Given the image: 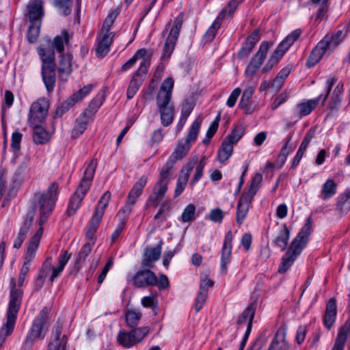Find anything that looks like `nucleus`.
Here are the masks:
<instances>
[{"label":"nucleus","instance_id":"nucleus-1","mask_svg":"<svg viewBox=\"0 0 350 350\" xmlns=\"http://www.w3.org/2000/svg\"><path fill=\"white\" fill-rule=\"evenodd\" d=\"M59 186L56 183H51L47 189L43 192H37L34 194L33 200L36 206L39 207L40 217L39 224L40 226L46 221L48 216L51 213L54 206L58 193ZM43 228L40 227L29 241L25 259L32 261L41 237Z\"/></svg>","mask_w":350,"mask_h":350},{"label":"nucleus","instance_id":"nucleus-2","mask_svg":"<svg viewBox=\"0 0 350 350\" xmlns=\"http://www.w3.org/2000/svg\"><path fill=\"white\" fill-rule=\"evenodd\" d=\"M312 230V219L308 217L306 223L301 228L296 237L291 241L286 252L283 255L278 272L285 273L293 264L306 247Z\"/></svg>","mask_w":350,"mask_h":350},{"label":"nucleus","instance_id":"nucleus-3","mask_svg":"<svg viewBox=\"0 0 350 350\" xmlns=\"http://www.w3.org/2000/svg\"><path fill=\"white\" fill-rule=\"evenodd\" d=\"M97 165V160L94 159L86 167L82 180L69 202L67 209L68 215L75 214L80 207L83 199L91 187Z\"/></svg>","mask_w":350,"mask_h":350},{"label":"nucleus","instance_id":"nucleus-4","mask_svg":"<svg viewBox=\"0 0 350 350\" xmlns=\"http://www.w3.org/2000/svg\"><path fill=\"white\" fill-rule=\"evenodd\" d=\"M262 176L260 173H256L252 178L250 186L247 191L244 192L237 204L236 221L237 224H241L250 210L251 203L255 195L256 194L261 182Z\"/></svg>","mask_w":350,"mask_h":350},{"label":"nucleus","instance_id":"nucleus-5","mask_svg":"<svg viewBox=\"0 0 350 350\" xmlns=\"http://www.w3.org/2000/svg\"><path fill=\"white\" fill-rule=\"evenodd\" d=\"M301 31L295 29L288 34L277 46L273 53L262 68V72H267L278 64V61L283 57L290 46L300 36Z\"/></svg>","mask_w":350,"mask_h":350},{"label":"nucleus","instance_id":"nucleus-6","mask_svg":"<svg viewBox=\"0 0 350 350\" xmlns=\"http://www.w3.org/2000/svg\"><path fill=\"white\" fill-rule=\"evenodd\" d=\"M173 172L162 167L159 177L152 189V194L148 198V202L157 203L165 197L167 191V185L172 179Z\"/></svg>","mask_w":350,"mask_h":350},{"label":"nucleus","instance_id":"nucleus-7","mask_svg":"<svg viewBox=\"0 0 350 350\" xmlns=\"http://www.w3.org/2000/svg\"><path fill=\"white\" fill-rule=\"evenodd\" d=\"M150 330L149 327L144 326L135 328L129 332H120L118 340L122 346L129 348L140 342L148 335Z\"/></svg>","mask_w":350,"mask_h":350},{"label":"nucleus","instance_id":"nucleus-8","mask_svg":"<svg viewBox=\"0 0 350 350\" xmlns=\"http://www.w3.org/2000/svg\"><path fill=\"white\" fill-rule=\"evenodd\" d=\"M183 14L180 13L174 21V25L172 26L170 33L165 42L161 59L163 60L167 59L171 56L174 51L177 39L179 36L180 30L183 25Z\"/></svg>","mask_w":350,"mask_h":350},{"label":"nucleus","instance_id":"nucleus-9","mask_svg":"<svg viewBox=\"0 0 350 350\" xmlns=\"http://www.w3.org/2000/svg\"><path fill=\"white\" fill-rule=\"evenodd\" d=\"M49 309L44 308L34 320L28 334L37 340H42L48 329Z\"/></svg>","mask_w":350,"mask_h":350},{"label":"nucleus","instance_id":"nucleus-10","mask_svg":"<svg viewBox=\"0 0 350 350\" xmlns=\"http://www.w3.org/2000/svg\"><path fill=\"white\" fill-rule=\"evenodd\" d=\"M148 178L146 176H142L139 180L134 184L127 196V200L124 207L118 212V217L121 215L129 216L132 211V207L135 204L138 198L142 193L143 189L146 186Z\"/></svg>","mask_w":350,"mask_h":350},{"label":"nucleus","instance_id":"nucleus-11","mask_svg":"<svg viewBox=\"0 0 350 350\" xmlns=\"http://www.w3.org/2000/svg\"><path fill=\"white\" fill-rule=\"evenodd\" d=\"M49 103L45 98H40L33 103L29 112L30 124H40L45 120L48 114Z\"/></svg>","mask_w":350,"mask_h":350},{"label":"nucleus","instance_id":"nucleus-12","mask_svg":"<svg viewBox=\"0 0 350 350\" xmlns=\"http://www.w3.org/2000/svg\"><path fill=\"white\" fill-rule=\"evenodd\" d=\"M157 105L160 112L161 124L164 126L171 124L174 120V109L169 96L163 94L157 98Z\"/></svg>","mask_w":350,"mask_h":350},{"label":"nucleus","instance_id":"nucleus-13","mask_svg":"<svg viewBox=\"0 0 350 350\" xmlns=\"http://www.w3.org/2000/svg\"><path fill=\"white\" fill-rule=\"evenodd\" d=\"M269 48L268 42H262L258 51L251 58L245 68V73L247 77L253 76L262 64Z\"/></svg>","mask_w":350,"mask_h":350},{"label":"nucleus","instance_id":"nucleus-14","mask_svg":"<svg viewBox=\"0 0 350 350\" xmlns=\"http://www.w3.org/2000/svg\"><path fill=\"white\" fill-rule=\"evenodd\" d=\"M191 147V145L183 139L178 140L176 144L174 151L163 167L173 172L174 164L187 156Z\"/></svg>","mask_w":350,"mask_h":350},{"label":"nucleus","instance_id":"nucleus-15","mask_svg":"<svg viewBox=\"0 0 350 350\" xmlns=\"http://www.w3.org/2000/svg\"><path fill=\"white\" fill-rule=\"evenodd\" d=\"M148 70V62L144 61L142 65H139L137 70L134 74L131 81H130L128 90L127 97L131 99L134 97L138 91L139 87L143 83L144 77Z\"/></svg>","mask_w":350,"mask_h":350},{"label":"nucleus","instance_id":"nucleus-16","mask_svg":"<svg viewBox=\"0 0 350 350\" xmlns=\"http://www.w3.org/2000/svg\"><path fill=\"white\" fill-rule=\"evenodd\" d=\"M11 285L12 287L10 293V301L8 304L7 316L16 318L21 307L23 292L21 289H16L15 288L16 283L14 278H12Z\"/></svg>","mask_w":350,"mask_h":350},{"label":"nucleus","instance_id":"nucleus-17","mask_svg":"<svg viewBox=\"0 0 350 350\" xmlns=\"http://www.w3.org/2000/svg\"><path fill=\"white\" fill-rule=\"evenodd\" d=\"M198 161L197 158H193L188 161V162L183 167L180 174L176 182V188L174 190L175 197L178 196L184 191L191 172H192L195 165Z\"/></svg>","mask_w":350,"mask_h":350},{"label":"nucleus","instance_id":"nucleus-18","mask_svg":"<svg viewBox=\"0 0 350 350\" xmlns=\"http://www.w3.org/2000/svg\"><path fill=\"white\" fill-rule=\"evenodd\" d=\"M63 322L58 321L52 332L51 341L49 345L48 350H66L67 336H62Z\"/></svg>","mask_w":350,"mask_h":350},{"label":"nucleus","instance_id":"nucleus-19","mask_svg":"<svg viewBox=\"0 0 350 350\" xmlns=\"http://www.w3.org/2000/svg\"><path fill=\"white\" fill-rule=\"evenodd\" d=\"M93 85L88 84L80 89L77 92L73 94L62 105L57 109V113L62 116L65 111H68L77 102L83 99L92 90Z\"/></svg>","mask_w":350,"mask_h":350},{"label":"nucleus","instance_id":"nucleus-20","mask_svg":"<svg viewBox=\"0 0 350 350\" xmlns=\"http://www.w3.org/2000/svg\"><path fill=\"white\" fill-rule=\"evenodd\" d=\"M133 284L138 288L154 286L157 283V278L150 270H140L133 277Z\"/></svg>","mask_w":350,"mask_h":350},{"label":"nucleus","instance_id":"nucleus-21","mask_svg":"<svg viewBox=\"0 0 350 350\" xmlns=\"http://www.w3.org/2000/svg\"><path fill=\"white\" fill-rule=\"evenodd\" d=\"M232 248V234L228 231L224 241L221 251V270L224 273L227 272L228 265L230 262Z\"/></svg>","mask_w":350,"mask_h":350},{"label":"nucleus","instance_id":"nucleus-22","mask_svg":"<svg viewBox=\"0 0 350 350\" xmlns=\"http://www.w3.org/2000/svg\"><path fill=\"white\" fill-rule=\"evenodd\" d=\"M342 31H338L336 34L325 36L316 46L324 55L328 51L335 49L341 42Z\"/></svg>","mask_w":350,"mask_h":350},{"label":"nucleus","instance_id":"nucleus-23","mask_svg":"<svg viewBox=\"0 0 350 350\" xmlns=\"http://www.w3.org/2000/svg\"><path fill=\"white\" fill-rule=\"evenodd\" d=\"M114 36V32L107 33L100 31L96 49V55L98 57H103L109 53Z\"/></svg>","mask_w":350,"mask_h":350},{"label":"nucleus","instance_id":"nucleus-24","mask_svg":"<svg viewBox=\"0 0 350 350\" xmlns=\"http://www.w3.org/2000/svg\"><path fill=\"white\" fill-rule=\"evenodd\" d=\"M72 72V55L69 53L63 54L60 57L58 66L59 79L64 82L67 81Z\"/></svg>","mask_w":350,"mask_h":350},{"label":"nucleus","instance_id":"nucleus-25","mask_svg":"<svg viewBox=\"0 0 350 350\" xmlns=\"http://www.w3.org/2000/svg\"><path fill=\"white\" fill-rule=\"evenodd\" d=\"M42 77L47 92H52L56 81L55 65L42 66Z\"/></svg>","mask_w":350,"mask_h":350},{"label":"nucleus","instance_id":"nucleus-26","mask_svg":"<svg viewBox=\"0 0 350 350\" xmlns=\"http://www.w3.org/2000/svg\"><path fill=\"white\" fill-rule=\"evenodd\" d=\"M151 55V52L146 50V49H140L137 50L134 55L122 65V70L126 71L127 70L130 69L139 59H142L140 65H142L144 61L147 60L149 67L150 65Z\"/></svg>","mask_w":350,"mask_h":350},{"label":"nucleus","instance_id":"nucleus-27","mask_svg":"<svg viewBox=\"0 0 350 350\" xmlns=\"http://www.w3.org/2000/svg\"><path fill=\"white\" fill-rule=\"evenodd\" d=\"M290 237V231L286 225H282L274 234L273 244L284 251L288 245Z\"/></svg>","mask_w":350,"mask_h":350},{"label":"nucleus","instance_id":"nucleus-28","mask_svg":"<svg viewBox=\"0 0 350 350\" xmlns=\"http://www.w3.org/2000/svg\"><path fill=\"white\" fill-rule=\"evenodd\" d=\"M29 18L31 22H40L44 15L42 1L31 0L27 5Z\"/></svg>","mask_w":350,"mask_h":350},{"label":"nucleus","instance_id":"nucleus-29","mask_svg":"<svg viewBox=\"0 0 350 350\" xmlns=\"http://www.w3.org/2000/svg\"><path fill=\"white\" fill-rule=\"evenodd\" d=\"M336 317V300L332 297L329 299L325 312L323 323L327 329H330L334 324Z\"/></svg>","mask_w":350,"mask_h":350},{"label":"nucleus","instance_id":"nucleus-30","mask_svg":"<svg viewBox=\"0 0 350 350\" xmlns=\"http://www.w3.org/2000/svg\"><path fill=\"white\" fill-rule=\"evenodd\" d=\"M161 252V245H158L155 247H147L144 250L142 259V265L144 267H150L152 263L159 260Z\"/></svg>","mask_w":350,"mask_h":350},{"label":"nucleus","instance_id":"nucleus-31","mask_svg":"<svg viewBox=\"0 0 350 350\" xmlns=\"http://www.w3.org/2000/svg\"><path fill=\"white\" fill-rule=\"evenodd\" d=\"M37 51L42 63V66L55 65V53L51 49L50 41L48 42L47 46H38Z\"/></svg>","mask_w":350,"mask_h":350},{"label":"nucleus","instance_id":"nucleus-32","mask_svg":"<svg viewBox=\"0 0 350 350\" xmlns=\"http://www.w3.org/2000/svg\"><path fill=\"white\" fill-rule=\"evenodd\" d=\"M256 312V304L254 302L251 303L242 312L237 320L239 325L247 324V329L251 332L252 321L254 317Z\"/></svg>","mask_w":350,"mask_h":350},{"label":"nucleus","instance_id":"nucleus-33","mask_svg":"<svg viewBox=\"0 0 350 350\" xmlns=\"http://www.w3.org/2000/svg\"><path fill=\"white\" fill-rule=\"evenodd\" d=\"M70 257L71 254L68 253V251H62L58 258L57 265L53 267L52 274L50 277L51 282H53L54 280L59 275Z\"/></svg>","mask_w":350,"mask_h":350},{"label":"nucleus","instance_id":"nucleus-34","mask_svg":"<svg viewBox=\"0 0 350 350\" xmlns=\"http://www.w3.org/2000/svg\"><path fill=\"white\" fill-rule=\"evenodd\" d=\"M103 216V215L101 214V212H97L95 211L89 222L88 229L86 232V237L92 241V244L94 243L96 239L95 232L99 226Z\"/></svg>","mask_w":350,"mask_h":350},{"label":"nucleus","instance_id":"nucleus-35","mask_svg":"<svg viewBox=\"0 0 350 350\" xmlns=\"http://www.w3.org/2000/svg\"><path fill=\"white\" fill-rule=\"evenodd\" d=\"M254 88L253 86H247L243 92L239 102V107L244 109L246 114L252 113V109L250 106V100L254 94Z\"/></svg>","mask_w":350,"mask_h":350},{"label":"nucleus","instance_id":"nucleus-36","mask_svg":"<svg viewBox=\"0 0 350 350\" xmlns=\"http://www.w3.org/2000/svg\"><path fill=\"white\" fill-rule=\"evenodd\" d=\"M288 345L285 341V333L278 329L273 338L268 350H286Z\"/></svg>","mask_w":350,"mask_h":350},{"label":"nucleus","instance_id":"nucleus-37","mask_svg":"<svg viewBox=\"0 0 350 350\" xmlns=\"http://www.w3.org/2000/svg\"><path fill=\"white\" fill-rule=\"evenodd\" d=\"M6 322L0 329V347L2 346L7 336L11 335L14 331L16 318L7 316Z\"/></svg>","mask_w":350,"mask_h":350},{"label":"nucleus","instance_id":"nucleus-38","mask_svg":"<svg viewBox=\"0 0 350 350\" xmlns=\"http://www.w3.org/2000/svg\"><path fill=\"white\" fill-rule=\"evenodd\" d=\"M32 223V217L27 218L22 227L20 228V230L17 234L16 238L15 239L14 241L13 247L16 249H19L23 241L26 238L27 234L30 228V226Z\"/></svg>","mask_w":350,"mask_h":350},{"label":"nucleus","instance_id":"nucleus-39","mask_svg":"<svg viewBox=\"0 0 350 350\" xmlns=\"http://www.w3.org/2000/svg\"><path fill=\"white\" fill-rule=\"evenodd\" d=\"M225 14L226 10H222L212 25L206 31L204 35V40L205 42H211L213 40L217 29L221 27V20L225 17Z\"/></svg>","mask_w":350,"mask_h":350},{"label":"nucleus","instance_id":"nucleus-40","mask_svg":"<svg viewBox=\"0 0 350 350\" xmlns=\"http://www.w3.org/2000/svg\"><path fill=\"white\" fill-rule=\"evenodd\" d=\"M322 95L318 96L315 99H311L307 102L299 103L297 105V108L300 116H305L311 113V111L316 107L319 102L322 100Z\"/></svg>","mask_w":350,"mask_h":350},{"label":"nucleus","instance_id":"nucleus-41","mask_svg":"<svg viewBox=\"0 0 350 350\" xmlns=\"http://www.w3.org/2000/svg\"><path fill=\"white\" fill-rule=\"evenodd\" d=\"M337 184L332 179H327L321 190V199L323 200L332 198L336 193Z\"/></svg>","mask_w":350,"mask_h":350},{"label":"nucleus","instance_id":"nucleus-42","mask_svg":"<svg viewBox=\"0 0 350 350\" xmlns=\"http://www.w3.org/2000/svg\"><path fill=\"white\" fill-rule=\"evenodd\" d=\"M234 145L228 140H224L217 153L218 161L221 163H225L232 155Z\"/></svg>","mask_w":350,"mask_h":350},{"label":"nucleus","instance_id":"nucleus-43","mask_svg":"<svg viewBox=\"0 0 350 350\" xmlns=\"http://www.w3.org/2000/svg\"><path fill=\"white\" fill-rule=\"evenodd\" d=\"M33 126V139L37 144L46 143L49 140V133L40 124H31Z\"/></svg>","mask_w":350,"mask_h":350},{"label":"nucleus","instance_id":"nucleus-44","mask_svg":"<svg viewBox=\"0 0 350 350\" xmlns=\"http://www.w3.org/2000/svg\"><path fill=\"white\" fill-rule=\"evenodd\" d=\"M86 111L83 113V116L79 117L76 122V124L72 131V136L73 137H79L87 129V126L90 122V118L86 117Z\"/></svg>","mask_w":350,"mask_h":350},{"label":"nucleus","instance_id":"nucleus-45","mask_svg":"<svg viewBox=\"0 0 350 350\" xmlns=\"http://www.w3.org/2000/svg\"><path fill=\"white\" fill-rule=\"evenodd\" d=\"M92 243H85L81 248L80 251L79 252L75 259V267L78 270L82 267L83 265L84 264L86 260V258L90 254L92 250Z\"/></svg>","mask_w":350,"mask_h":350},{"label":"nucleus","instance_id":"nucleus-46","mask_svg":"<svg viewBox=\"0 0 350 350\" xmlns=\"http://www.w3.org/2000/svg\"><path fill=\"white\" fill-rule=\"evenodd\" d=\"M202 121V118L200 117H198L193 122L186 139H183L184 141L191 145V144L196 140L200 131Z\"/></svg>","mask_w":350,"mask_h":350},{"label":"nucleus","instance_id":"nucleus-47","mask_svg":"<svg viewBox=\"0 0 350 350\" xmlns=\"http://www.w3.org/2000/svg\"><path fill=\"white\" fill-rule=\"evenodd\" d=\"M343 92V85L338 83L335 88L329 103V107L332 109H337L340 107L342 100V94Z\"/></svg>","mask_w":350,"mask_h":350},{"label":"nucleus","instance_id":"nucleus-48","mask_svg":"<svg viewBox=\"0 0 350 350\" xmlns=\"http://www.w3.org/2000/svg\"><path fill=\"white\" fill-rule=\"evenodd\" d=\"M105 99V94L104 92H100L97 94L95 98L91 101L88 109L85 111L86 113H90L94 115L98 108L102 105Z\"/></svg>","mask_w":350,"mask_h":350},{"label":"nucleus","instance_id":"nucleus-49","mask_svg":"<svg viewBox=\"0 0 350 350\" xmlns=\"http://www.w3.org/2000/svg\"><path fill=\"white\" fill-rule=\"evenodd\" d=\"M244 132L245 126L241 124H237L224 139L234 145L243 137Z\"/></svg>","mask_w":350,"mask_h":350},{"label":"nucleus","instance_id":"nucleus-50","mask_svg":"<svg viewBox=\"0 0 350 350\" xmlns=\"http://www.w3.org/2000/svg\"><path fill=\"white\" fill-rule=\"evenodd\" d=\"M142 313L135 310H127L125 314V321L128 326L135 327L142 318Z\"/></svg>","mask_w":350,"mask_h":350},{"label":"nucleus","instance_id":"nucleus-51","mask_svg":"<svg viewBox=\"0 0 350 350\" xmlns=\"http://www.w3.org/2000/svg\"><path fill=\"white\" fill-rule=\"evenodd\" d=\"M69 40V36L67 32H64L62 36H57L53 42H51V46L53 47L58 53H62L64 50V44Z\"/></svg>","mask_w":350,"mask_h":350},{"label":"nucleus","instance_id":"nucleus-52","mask_svg":"<svg viewBox=\"0 0 350 350\" xmlns=\"http://www.w3.org/2000/svg\"><path fill=\"white\" fill-rule=\"evenodd\" d=\"M292 136L288 135L286 139V142L284 145L282 146L280 153L278 156V161L281 162V164L283 165L287 158V156L289 154V153L293 151L295 148V146H293L292 144H289L290 141L291 140Z\"/></svg>","mask_w":350,"mask_h":350},{"label":"nucleus","instance_id":"nucleus-53","mask_svg":"<svg viewBox=\"0 0 350 350\" xmlns=\"http://www.w3.org/2000/svg\"><path fill=\"white\" fill-rule=\"evenodd\" d=\"M174 87V80L171 77L165 79L162 83L157 98H159L163 94L169 96V99L172 98V91Z\"/></svg>","mask_w":350,"mask_h":350},{"label":"nucleus","instance_id":"nucleus-54","mask_svg":"<svg viewBox=\"0 0 350 350\" xmlns=\"http://www.w3.org/2000/svg\"><path fill=\"white\" fill-rule=\"evenodd\" d=\"M31 25L29 27L28 33H27V39L30 43L35 42L39 36L40 29V22H31Z\"/></svg>","mask_w":350,"mask_h":350},{"label":"nucleus","instance_id":"nucleus-55","mask_svg":"<svg viewBox=\"0 0 350 350\" xmlns=\"http://www.w3.org/2000/svg\"><path fill=\"white\" fill-rule=\"evenodd\" d=\"M118 11L117 10H114L109 13L107 18L103 22L102 29L100 31L102 32H107L111 33L110 28L113 25L116 18L118 15Z\"/></svg>","mask_w":350,"mask_h":350},{"label":"nucleus","instance_id":"nucleus-56","mask_svg":"<svg viewBox=\"0 0 350 350\" xmlns=\"http://www.w3.org/2000/svg\"><path fill=\"white\" fill-rule=\"evenodd\" d=\"M72 0H55V5L59 12L64 16L70 14L71 12Z\"/></svg>","mask_w":350,"mask_h":350},{"label":"nucleus","instance_id":"nucleus-57","mask_svg":"<svg viewBox=\"0 0 350 350\" xmlns=\"http://www.w3.org/2000/svg\"><path fill=\"white\" fill-rule=\"evenodd\" d=\"M337 208L342 213H347L350 210V199L345 193L338 196Z\"/></svg>","mask_w":350,"mask_h":350},{"label":"nucleus","instance_id":"nucleus-58","mask_svg":"<svg viewBox=\"0 0 350 350\" xmlns=\"http://www.w3.org/2000/svg\"><path fill=\"white\" fill-rule=\"evenodd\" d=\"M127 217L128 216H125V215H121L120 217H118L120 221L111 236L112 243L115 242L118 239L120 234L123 231L125 227Z\"/></svg>","mask_w":350,"mask_h":350},{"label":"nucleus","instance_id":"nucleus-59","mask_svg":"<svg viewBox=\"0 0 350 350\" xmlns=\"http://www.w3.org/2000/svg\"><path fill=\"white\" fill-rule=\"evenodd\" d=\"M111 193L109 191L105 192L99 200L98 204L95 211L97 212L100 211L101 212V214L104 215L105 208L108 206L109 202L111 199Z\"/></svg>","mask_w":350,"mask_h":350},{"label":"nucleus","instance_id":"nucleus-60","mask_svg":"<svg viewBox=\"0 0 350 350\" xmlns=\"http://www.w3.org/2000/svg\"><path fill=\"white\" fill-rule=\"evenodd\" d=\"M323 54L315 47L311 52L307 62L306 66L308 68L314 66L322 58Z\"/></svg>","mask_w":350,"mask_h":350},{"label":"nucleus","instance_id":"nucleus-61","mask_svg":"<svg viewBox=\"0 0 350 350\" xmlns=\"http://www.w3.org/2000/svg\"><path fill=\"white\" fill-rule=\"evenodd\" d=\"M196 213V206L193 204H188L184 209L181 219L183 222H189L193 219Z\"/></svg>","mask_w":350,"mask_h":350},{"label":"nucleus","instance_id":"nucleus-62","mask_svg":"<svg viewBox=\"0 0 350 350\" xmlns=\"http://www.w3.org/2000/svg\"><path fill=\"white\" fill-rule=\"evenodd\" d=\"M22 137V133L17 131H14L12 135L11 147L15 153L20 150Z\"/></svg>","mask_w":350,"mask_h":350},{"label":"nucleus","instance_id":"nucleus-63","mask_svg":"<svg viewBox=\"0 0 350 350\" xmlns=\"http://www.w3.org/2000/svg\"><path fill=\"white\" fill-rule=\"evenodd\" d=\"M206 297L207 293L200 291H198L194 304V308L196 312H198L202 308L206 301Z\"/></svg>","mask_w":350,"mask_h":350},{"label":"nucleus","instance_id":"nucleus-64","mask_svg":"<svg viewBox=\"0 0 350 350\" xmlns=\"http://www.w3.org/2000/svg\"><path fill=\"white\" fill-rule=\"evenodd\" d=\"M193 109V106L191 103L185 102L181 108L180 120L186 121Z\"/></svg>","mask_w":350,"mask_h":350}]
</instances>
